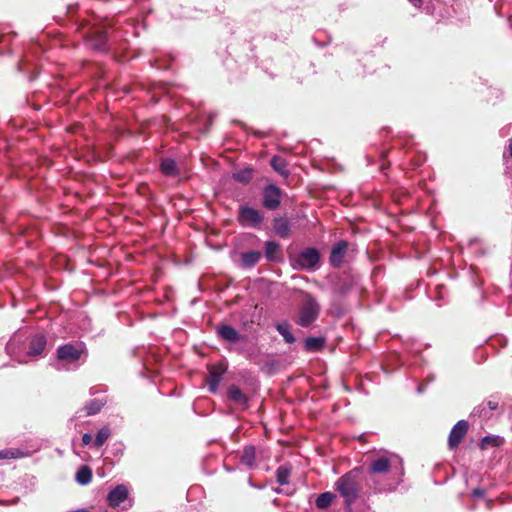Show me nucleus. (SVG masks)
Returning <instances> with one entry per match:
<instances>
[{
    "instance_id": "1",
    "label": "nucleus",
    "mask_w": 512,
    "mask_h": 512,
    "mask_svg": "<svg viewBox=\"0 0 512 512\" xmlns=\"http://www.w3.org/2000/svg\"><path fill=\"white\" fill-rule=\"evenodd\" d=\"M335 490L344 498L347 506L353 504L361 491V468H354L341 476L335 483Z\"/></svg>"
},
{
    "instance_id": "2",
    "label": "nucleus",
    "mask_w": 512,
    "mask_h": 512,
    "mask_svg": "<svg viewBox=\"0 0 512 512\" xmlns=\"http://www.w3.org/2000/svg\"><path fill=\"white\" fill-rule=\"evenodd\" d=\"M320 306L316 299L307 295L301 306L296 323L301 327H309L319 316Z\"/></svg>"
},
{
    "instance_id": "3",
    "label": "nucleus",
    "mask_w": 512,
    "mask_h": 512,
    "mask_svg": "<svg viewBox=\"0 0 512 512\" xmlns=\"http://www.w3.org/2000/svg\"><path fill=\"white\" fill-rule=\"evenodd\" d=\"M398 456L385 453L373 457L370 460L368 472L370 475H382L388 473L395 463H400Z\"/></svg>"
},
{
    "instance_id": "4",
    "label": "nucleus",
    "mask_w": 512,
    "mask_h": 512,
    "mask_svg": "<svg viewBox=\"0 0 512 512\" xmlns=\"http://www.w3.org/2000/svg\"><path fill=\"white\" fill-rule=\"evenodd\" d=\"M294 266L298 269L314 271L320 266V254L315 248H306L294 259Z\"/></svg>"
},
{
    "instance_id": "5",
    "label": "nucleus",
    "mask_w": 512,
    "mask_h": 512,
    "mask_svg": "<svg viewBox=\"0 0 512 512\" xmlns=\"http://www.w3.org/2000/svg\"><path fill=\"white\" fill-rule=\"evenodd\" d=\"M237 220L244 227H257L262 223L263 216L257 209L243 205L239 207Z\"/></svg>"
},
{
    "instance_id": "6",
    "label": "nucleus",
    "mask_w": 512,
    "mask_h": 512,
    "mask_svg": "<svg viewBox=\"0 0 512 512\" xmlns=\"http://www.w3.org/2000/svg\"><path fill=\"white\" fill-rule=\"evenodd\" d=\"M281 203V190L274 184L267 185L263 190V206L275 210Z\"/></svg>"
},
{
    "instance_id": "7",
    "label": "nucleus",
    "mask_w": 512,
    "mask_h": 512,
    "mask_svg": "<svg viewBox=\"0 0 512 512\" xmlns=\"http://www.w3.org/2000/svg\"><path fill=\"white\" fill-rule=\"evenodd\" d=\"M86 45L95 51L106 52L108 50L107 35L102 30H96L86 39Z\"/></svg>"
},
{
    "instance_id": "8",
    "label": "nucleus",
    "mask_w": 512,
    "mask_h": 512,
    "mask_svg": "<svg viewBox=\"0 0 512 512\" xmlns=\"http://www.w3.org/2000/svg\"><path fill=\"white\" fill-rule=\"evenodd\" d=\"M226 371V367L222 364L212 365L209 367V374L207 377V386L211 393H216L222 376Z\"/></svg>"
},
{
    "instance_id": "9",
    "label": "nucleus",
    "mask_w": 512,
    "mask_h": 512,
    "mask_svg": "<svg viewBox=\"0 0 512 512\" xmlns=\"http://www.w3.org/2000/svg\"><path fill=\"white\" fill-rule=\"evenodd\" d=\"M468 431V422L458 421L450 431L448 445L451 449L456 448Z\"/></svg>"
},
{
    "instance_id": "10",
    "label": "nucleus",
    "mask_w": 512,
    "mask_h": 512,
    "mask_svg": "<svg viewBox=\"0 0 512 512\" xmlns=\"http://www.w3.org/2000/svg\"><path fill=\"white\" fill-rule=\"evenodd\" d=\"M81 351L73 344H65L57 349L58 361H65L68 363H74L79 360Z\"/></svg>"
},
{
    "instance_id": "11",
    "label": "nucleus",
    "mask_w": 512,
    "mask_h": 512,
    "mask_svg": "<svg viewBox=\"0 0 512 512\" xmlns=\"http://www.w3.org/2000/svg\"><path fill=\"white\" fill-rule=\"evenodd\" d=\"M348 249V244L346 241H340L336 245L333 246L330 254V264L333 267H340L343 263V259L346 255Z\"/></svg>"
},
{
    "instance_id": "12",
    "label": "nucleus",
    "mask_w": 512,
    "mask_h": 512,
    "mask_svg": "<svg viewBox=\"0 0 512 512\" xmlns=\"http://www.w3.org/2000/svg\"><path fill=\"white\" fill-rule=\"evenodd\" d=\"M128 497V490L125 485H117L107 496V502L110 507H117Z\"/></svg>"
},
{
    "instance_id": "13",
    "label": "nucleus",
    "mask_w": 512,
    "mask_h": 512,
    "mask_svg": "<svg viewBox=\"0 0 512 512\" xmlns=\"http://www.w3.org/2000/svg\"><path fill=\"white\" fill-rule=\"evenodd\" d=\"M47 340L43 334L35 335L29 345L28 355L29 356H38L41 355L46 347Z\"/></svg>"
},
{
    "instance_id": "14",
    "label": "nucleus",
    "mask_w": 512,
    "mask_h": 512,
    "mask_svg": "<svg viewBox=\"0 0 512 512\" xmlns=\"http://www.w3.org/2000/svg\"><path fill=\"white\" fill-rule=\"evenodd\" d=\"M227 397L234 404L242 407H247L248 397L242 392V390L238 386L231 385L227 390Z\"/></svg>"
},
{
    "instance_id": "15",
    "label": "nucleus",
    "mask_w": 512,
    "mask_h": 512,
    "mask_svg": "<svg viewBox=\"0 0 512 512\" xmlns=\"http://www.w3.org/2000/svg\"><path fill=\"white\" fill-rule=\"evenodd\" d=\"M241 464L245 465L249 469H253L257 466L256 464V448L253 445H248L243 448L240 455Z\"/></svg>"
},
{
    "instance_id": "16",
    "label": "nucleus",
    "mask_w": 512,
    "mask_h": 512,
    "mask_svg": "<svg viewBox=\"0 0 512 512\" xmlns=\"http://www.w3.org/2000/svg\"><path fill=\"white\" fill-rule=\"evenodd\" d=\"M217 332L222 339L230 343H237L241 339L239 332L231 325H221L218 327Z\"/></svg>"
},
{
    "instance_id": "17",
    "label": "nucleus",
    "mask_w": 512,
    "mask_h": 512,
    "mask_svg": "<svg viewBox=\"0 0 512 512\" xmlns=\"http://www.w3.org/2000/svg\"><path fill=\"white\" fill-rule=\"evenodd\" d=\"M275 233L281 238H288L291 233L290 223L284 217L275 218L273 222Z\"/></svg>"
},
{
    "instance_id": "18",
    "label": "nucleus",
    "mask_w": 512,
    "mask_h": 512,
    "mask_svg": "<svg viewBox=\"0 0 512 512\" xmlns=\"http://www.w3.org/2000/svg\"><path fill=\"white\" fill-rule=\"evenodd\" d=\"M487 408L489 411H494L498 408V402L495 400H488L487 402L482 403L481 405L475 407L472 411V416H478L480 418H488L489 412L487 411Z\"/></svg>"
},
{
    "instance_id": "19",
    "label": "nucleus",
    "mask_w": 512,
    "mask_h": 512,
    "mask_svg": "<svg viewBox=\"0 0 512 512\" xmlns=\"http://www.w3.org/2000/svg\"><path fill=\"white\" fill-rule=\"evenodd\" d=\"M270 164L272 168L278 172L281 176L287 177L289 175V171L287 169V162L281 156H273Z\"/></svg>"
},
{
    "instance_id": "20",
    "label": "nucleus",
    "mask_w": 512,
    "mask_h": 512,
    "mask_svg": "<svg viewBox=\"0 0 512 512\" xmlns=\"http://www.w3.org/2000/svg\"><path fill=\"white\" fill-rule=\"evenodd\" d=\"M160 170L167 176H175L178 174L176 162L173 159L165 158L160 163Z\"/></svg>"
},
{
    "instance_id": "21",
    "label": "nucleus",
    "mask_w": 512,
    "mask_h": 512,
    "mask_svg": "<svg viewBox=\"0 0 512 512\" xmlns=\"http://www.w3.org/2000/svg\"><path fill=\"white\" fill-rule=\"evenodd\" d=\"M261 258V253L258 251H248L242 254V264L246 268L255 266Z\"/></svg>"
},
{
    "instance_id": "22",
    "label": "nucleus",
    "mask_w": 512,
    "mask_h": 512,
    "mask_svg": "<svg viewBox=\"0 0 512 512\" xmlns=\"http://www.w3.org/2000/svg\"><path fill=\"white\" fill-rule=\"evenodd\" d=\"M325 340L322 337H308L304 341L306 350L318 351L324 347Z\"/></svg>"
},
{
    "instance_id": "23",
    "label": "nucleus",
    "mask_w": 512,
    "mask_h": 512,
    "mask_svg": "<svg viewBox=\"0 0 512 512\" xmlns=\"http://www.w3.org/2000/svg\"><path fill=\"white\" fill-rule=\"evenodd\" d=\"M92 480V471L88 466H81L76 473V481L81 485H87Z\"/></svg>"
},
{
    "instance_id": "24",
    "label": "nucleus",
    "mask_w": 512,
    "mask_h": 512,
    "mask_svg": "<svg viewBox=\"0 0 512 512\" xmlns=\"http://www.w3.org/2000/svg\"><path fill=\"white\" fill-rule=\"evenodd\" d=\"M291 475V468L287 465H281L276 470V480L280 485H287Z\"/></svg>"
},
{
    "instance_id": "25",
    "label": "nucleus",
    "mask_w": 512,
    "mask_h": 512,
    "mask_svg": "<svg viewBox=\"0 0 512 512\" xmlns=\"http://www.w3.org/2000/svg\"><path fill=\"white\" fill-rule=\"evenodd\" d=\"M280 251V245L275 241H267L265 243V257L269 261H275Z\"/></svg>"
},
{
    "instance_id": "26",
    "label": "nucleus",
    "mask_w": 512,
    "mask_h": 512,
    "mask_svg": "<svg viewBox=\"0 0 512 512\" xmlns=\"http://www.w3.org/2000/svg\"><path fill=\"white\" fill-rule=\"evenodd\" d=\"M276 330L279 334L284 338V340L291 344L295 342V337L290 331V325L287 322L278 323L276 325Z\"/></svg>"
},
{
    "instance_id": "27",
    "label": "nucleus",
    "mask_w": 512,
    "mask_h": 512,
    "mask_svg": "<svg viewBox=\"0 0 512 512\" xmlns=\"http://www.w3.org/2000/svg\"><path fill=\"white\" fill-rule=\"evenodd\" d=\"M253 178V169L250 167L244 168L242 170H239L235 173H233V179L236 181L247 184L249 183Z\"/></svg>"
},
{
    "instance_id": "28",
    "label": "nucleus",
    "mask_w": 512,
    "mask_h": 512,
    "mask_svg": "<svg viewBox=\"0 0 512 512\" xmlns=\"http://www.w3.org/2000/svg\"><path fill=\"white\" fill-rule=\"evenodd\" d=\"M335 498V495L331 492H324V493H321L317 499H316V506L317 508L319 509H327L332 501L334 500Z\"/></svg>"
},
{
    "instance_id": "29",
    "label": "nucleus",
    "mask_w": 512,
    "mask_h": 512,
    "mask_svg": "<svg viewBox=\"0 0 512 512\" xmlns=\"http://www.w3.org/2000/svg\"><path fill=\"white\" fill-rule=\"evenodd\" d=\"M104 404H105V401L100 400V399H93V400L89 401L85 406L87 414L88 415L97 414L101 410V408L104 406Z\"/></svg>"
},
{
    "instance_id": "30",
    "label": "nucleus",
    "mask_w": 512,
    "mask_h": 512,
    "mask_svg": "<svg viewBox=\"0 0 512 512\" xmlns=\"http://www.w3.org/2000/svg\"><path fill=\"white\" fill-rule=\"evenodd\" d=\"M110 435H111V432L108 427L101 428L96 434L94 446L101 447L106 442V440L110 437Z\"/></svg>"
},
{
    "instance_id": "31",
    "label": "nucleus",
    "mask_w": 512,
    "mask_h": 512,
    "mask_svg": "<svg viewBox=\"0 0 512 512\" xmlns=\"http://www.w3.org/2000/svg\"><path fill=\"white\" fill-rule=\"evenodd\" d=\"M503 439L499 436H485L482 438L480 446L482 449H486L490 446H500Z\"/></svg>"
},
{
    "instance_id": "32",
    "label": "nucleus",
    "mask_w": 512,
    "mask_h": 512,
    "mask_svg": "<svg viewBox=\"0 0 512 512\" xmlns=\"http://www.w3.org/2000/svg\"><path fill=\"white\" fill-rule=\"evenodd\" d=\"M28 454L19 448L4 449V459H19L27 456Z\"/></svg>"
},
{
    "instance_id": "33",
    "label": "nucleus",
    "mask_w": 512,
    "mask_h": 512,
    "mask_svg": "<svg viewBox=\"0 0 512 512\" xmlns=\"http://www.w3.org/2000/svg\"><path fill=\"white\" fill-rule=\"evenodd\" d=\"M92 440V436L88 433H85L83 436H82V443L83 445H88Z\"/></svg>"
},
{
    "instance_id": "34",
    "label": "nucleus",
    "mask_w": 512,
    "mask_h": 512,
    "mask_svg": "<svg viewBox=\"0 0 512 512\" xmlns=\"http://www.w3.org/2000/svg\"><path fill=\"white\" fill-rule=\"evenodd\" d=\"M484 493L485 492L482 489H474L473 492H472V495L474 497H482V496H484Z\"/></svg>"
},
{
    "instance_id": "35",
    "label": "nucleus",
    "mask_w": 512,
    "mask_h": 512,
    "mask_svg": "<svg viewBox=\"0 0 512 512\" xmlns=\"http://www.w3.org/2000/svg\"><path fill=\"white\" fill-rule=\"evenodd\" d=\"M415 7H421L423 0H409Z\"/></svg>"
},
{
    "instance_id": "36",
    "label": "nucleus",
    "mask_w": 512,
    "mask_h": 512,
    "mask_svg": "<svg viewBox=\"0 0 512 512\" xmlns=\"http://www.w3.org/2000/svg\"><path fill=\"white\" fill-rule=\"evenodd\" d=\"M509 152H510V156L512 157V138L509 140Z\"/></svg>"
},
{
    "instance_id": "37",
    "label": "nucleus",
    "mask_w": 512,
    "mask_h": 512,
    "mask_svg": "<svg viewBox=\"0 0 512 512\" xmlns=\"http://www.w3.org/2000/svg\"><path fill=\"white\" fill-rule=\"evenodd\" d=\"M54 367H55L57 370H61V369H62V367L60 366V364H59V363H56V364L54 365Z\"/></svg>"
},
{
    "instance_id": "38",
    "label": "nucleus",
    "mask_w": 512,
    "mask_h": 512,
    "mask_svg": "<svg viewBox=\"0 0 512 512\" xmlns=\"http://www.w3.org/2000/svg\"><path fill=\"white\" fill-rule=\"evenodd\" d=\"M0 459H4V450H0Z\"/></svg>"
},
{
    "instance_id": "39",
    "label": "nucleus",
    "mask_w": 512,
    "mask_h": 512,
    "mask_svg": "<svg viewBox=\"0 0 512 512\" xmlns=\"http://www.w3.org/2000/svg\"><path fill=\"white\" fill-rule=\"evenodd\" d=\"M274 491H275L276 493H281V492H282V490H281V489H279V488L274 489Z\"/></svg>"
},
{
    "instance_id": "40",
    "label": "nucleus",
    "mask_w": 512,
    "mask_h": 512,
    "mask_svg": "<svg viewBox=\"0 0 512 512\" xmlns=\"http://www.w3.org/2000/svg\"><path fill=\"white\" fill-rule=\"evenodd\" d=\"M378 491H383V490H386V488H383V487H379L377 488Z\"/></svg>"
}]
</instances>
